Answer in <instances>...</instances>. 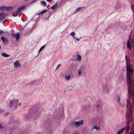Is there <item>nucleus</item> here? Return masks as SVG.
<instances>
[{
    "label": "nucleus",
    "mask_w": 134,
    "mask_h": 134,
    "mask_svg": "<svg viewBox=\"0 0 134 134\" xmlns=\"http://www.w3.org/2000/svg\"><path fill=\"white\" fill-rule=\"evenodd\" d=\"M99 107V104H97V107L98 108Z\"/></svg>",
    "instance_id": "c03bdc74"
},
{
    "label": "nucleus",
    "mask_w": 134,
    "mask_h": 134,
    "mask_svg": "<svg viewBox=\"0 0 134 134\" xmlns=\"http://www.w3.org/2000/svg\"><path fill=\"white\" fill-rule=\"evenodd\" d=\"M129 130H126V132H129Z\"/></svg>",
    "instance_id": "49530a36"
},
{
    "label": "nucleus",
    "mask_w": 134,
    "mask_h": 134,
    "mask_svg": "<svg viewBox=\"0 0 134 134\" xmlns=\"http://www.w3.org/2000/svg\"><path fill=\"white\" fill-rule=\"evenodd\" d=\"M4 32L3 31H2L1 32H0V35H1V34L3 33Z\"/></svg>",
    "instance_id": "37998d69"
},
{
    "label": "nucleus",
    "mask_w": 134,
    "mask_h": 134,
    "mask_svg": "<svg viewBox=\"0 0 134 134\" xmlns=\"http://www.w3.org/2000/svg\"><path fill=\"white\" fill-rule=\"evenodd\" d=\"M9 114V113H7L5 114V116H7V115H8V114Z\"/></svg>",
    "instance_id": "58836bf2"
},
{
    "label": "nucleus",
    "mask_w": 134,
    "mask_h": 134,
    "mask_svg": "<svg viewBox=\"0 0 134 134\" xmlns=\"http://www.w3.org/2000/svg\"><path fill=\"white\" fill-rule=\"evenodd\" d=\"M58 3H57L54 5H53L52 6L51 8V9H52L53 10H54L56 8H58Z\"/></svg>",
    "instance_id": "ddd939ff"
},
{
    "label": "nucleus",
    "mask_w": 134,
    "mask_h": 134,
    "mask_svg": "<svg viewBox=\"0 0 134 134\" xmlns=\"http://www.w3.org/2000/svg\"><path fill=\"white\" fill-rule=\"evenodd\" d=\"M116 4H120L119 1H118L116 3Z\"/></svg>",
    "instance_id": "ea45409f"
},
{
    "label": "nucleus",
    "mask_w": 134,
    "mask_h": 134,
    "mask_svg": "<svg viewBox=\"0 0 134 134\" xmlns=\"http://www.w3.org/2000/svg\"><path fill=\"white\" fill-rule=\"evenodd\" d=\"M83 123V120L78 121H74L71 124V125H75L76 127H79L80 125H82Z\"/></svg>",
    "instance_id": "423d86ee"
},
{
    "label": "nucleus",
    "mask_w": 134,
    "mask_h": 134,
    "mask_svg": "<svg viewBox=\"0 0 134 134\" xmlns=\"http://www.w3.org/2000/svg\"><path fill=\"white\" fill-rule=\"evenodd\" d=\"M2 56L5 57H8L10 56V55L7 54L5 53H2Z\"/></svg>",
    "instance_id": "aec40b11"
},
{
    "label": "nucleus",
    "mask_w": 134,
    "mask_h": 134,
    "mask_svg": "<svg viewBox=\"0 0 134 134\" xmlns=\"http://www.w3.org/2000/svg\"><path fill=\"white\" fill-rule=\"evenodd\" d=\"M83 8L82 7H79L76 10L75 12H76L77 11H78L80 10L82 8Z\"/></svg>",
    "instance_id": "c85d7f7f"
},
{
    "label": "nucleus",
    "mask_w": 134,
    "mask_h": 134,
    "mask_svg": "<svg viewBox=\"0 0 134 134\" xmlns=\"http://www.w3.org/2000/svg\"><path fill=\"white\" fill-rule=\"evenodd\" d=\"M131 36H130V34L129 36V39L130 40V38H131Z\"/></svg>",
    "instance_id": "a18cd8bd"
},
{
    "label": "nucleus",
    "mask_w": 134,
    "mask_h": 134,
    "mask_svg": "<svg viewBox=\"0 0 134 134\" xmlns=\"http://www.w3.org/2000/svg\"><path fill=\"white\" fill-rule=\"evenodd\" d=\"M5 18L4 16H3L0 18V22L2 21L5 19Z\"/></svg>",
    "instance_id": "bb28decb"
},
{
    "label": "nucleus",
    "mask_w": 134,
    "mask_h": 134,
    "mask_svg": "<svg viewBox=\"0 0 134 134\" xmlns=\"http://www.w3.org/2000/svg\"><path fill=\"white\" fill-rule=\"evenodd\" d=\"M61 65L60 64H59L57 66V67L55 69V70H56L57 69H58V68L59 66H60V65Z\"/></svg>",
    "instance_id": "e433bc0d"
},
{
    "label": "nucleus",
    "mask_w": 134,
    "mask_h": 134,
    "mask_svg": "<svg viewBox=\"0 0 134 134\" xmlns=\"http://www.w3.org/2000/svg\"><path fill=\"white\" fill-rule=\"evenodd\" d=\"M0 113H1V112H0Z\"/></svg>",
    "instance_id": "864d4df0"
},
{
    "label": "nucleus",
    "mask_w": 134,
    "mask_h": 134,
    "mask_svg": "<svg viewBox=\"0 0 134 134\" xmlns=\"http://www.w3.org/2000/svg\"><path fill=\"white\" fill-rule=\"evenodd\" d=\"M133 40H132V42L130 40H128L127 42V47L130 50H131L132 49V46L131 44L132 43Z\"/></svg>",
    "instance_id": "6e6552de"
},
{
    "label": "nucleus",
    "mask_w": 134,
    "mask_h": 134,
    "mask_svg": "<svg viewBox=\"0 0 134 134\" xmlns=\"http://www.w3.org/2000/svg\"><path fill=\"white\" fill-rule=\"evenodd\" d=\"M14 66L15 68H18L21 66V65L20 64L19 61L18 60L14 62Z\"/></svg>",
    "instance_id": "9b49d317"
},
{
    "label": "nucleus",
    "mask_w": 134,
    "mask_h": 134,
    "mask_svg": "<svg viewBox=\"0 0 134 134\" xmlns=\"http://www.w3.org/2000/svg\"><path fill=\"white\" fill-rule=\"evenodd\" d=\"M36 82V81L35 80H34L33 81H32L30 83L28 84V85H30V84H34L35 82Z\"/></svg>",
    "instance_id": "2f4dec72"
},
{
    "label": "nucleus",
    "mask_w": 134,
    "mask_h": 134,
    "mask_svg": "<svg viewBox=\"0 0 134 134\" xmlns=\"http://www.w3.org/2000/svg\"><path fill=\"white\" fill-rule=\"evenodd\" d=\"M40 112V111H38L36 107H33L30 109L28 111V114L26 118L27 119H28L34 116H36Z\"/></svg>",
    "instance_id": "7ed1b4c3"
},
{
    "label": "nucleus",
    "mask_w": 134,
    "mask_h": 134,
    "mask_svg": "<svg viewBox=\"0 0 134 134\" xmlns=\"http://www.w3.org/2000/svg\"><path fill=\"white\" fill-rule=\"evenodd\" d=\"M81 72L82 71H81V70H79L78 71V74L79 75H80L81 74Z\"/></svg>",
    "instance_id": "72a5a7b5"
},
{
    "label": "nucleus",
    "mask_w": 134,
    "mask_h": 134,
    "mask_svg": "<svg viewBox=\"0 0 134 134\" xmlns=\"http://www.w3.org/2000/svg\"><path fill=\"white\" fill-rule=\"evenodd\" d=\"M133 101V105L130 103V99H127V105L126 107V119L127 120L126 122L127 124L129 125L130 123V121L132 122V119L133 115L134 112V100Z\"/></svg>",
    "instance_id": "f03ea898"
},
{
    "label": "nucleus",
    "mask_w": 134,
    "mask_h": 134,
    "mask_svg": "<svg viewBox=\"0 0 134 134\" xmlns=\"http://www.w3.org/2000/svg\"><path fill=\"white\" fill-rule=\"evenodd\" d=\"M131 4H132V5H133V3H132V2H131Z\"/></svg>",
    "instance_id": "09e8293b"
},
{
    "label": "nucleus",
    "mask_w": 134,
    "mask_h": 134,
    "mask_svg": "<svg viewBox=\"0 0 134 134\" xmlns=\"http://www.w3.org/2000/svg\"><path fill=\"white\" fill-rule=\"evenodd\" d=\"M52 0H46L48 2H51Z\"/></svg>",
    "instance_id": "a19ab883"
},
{
    "label": "nucleus",
    "mask_w": 134,
    "mask_h": 134,
    "mask_svg": "<svg viewBox=\"0 0 134 134\" xmlns=\"http://www.w3.org/2000/svg\"><path fill=\"white\" fill-rule=\"evenodd\" d=\"M24 1H28V0H24Z\"/></svg>",
    "instance_id": "3c124183"
},
{
    "label": "nucleus",
    "mask_w": 134,
    "mask_h": 134,
    "mask_svg": "<svg viewBox=\"0 0 134 134\" xmlns=\"http://www.w3.org/2000/svg\"><path fill=\"white\" fill-rule=\"evenodd\" d=\"M126 128L127 130H129L130 128V127L128 126H126Z\"/></svg>",
    "instance_id": "7c9ffc66"
},
{
    "label": "nucleus",
    "mask_w": 134,
    "mask_h": 134,
    "mask_svg": "<svg viewBox=\"0 0 134 134\" xmlns=\"http://www.w3.org/2000/svg\"><path fill=\"white\" fill-rule=\"evenodd\" d=\"M125 59H126V61L127 62L126 63H128H128H129L130 62V61L129 60V58H127L126 56H125Z\"/></svg>",
    "instance_id": "c756f323"
},
{
    "label": "nucleus",
    "mask_w": 134,
    "mask_h": 134,
    "mask_svg": "<svg viewBox=\"0 0 134 134\" xmlns=\"http://www.w3.org/2000/svg\"><path fill=\"white\" fill-rule=\"evenodd\" d=\"M62 117H63V115H62L60 116V118H59V120H62Z\"/></svg>",
    "instance_id": "c9c22d12"
},
{
    "label": "nucleus",
    "mask_w": 134,
    "mask_h": 134,
    "mask_svg": "<svg viewBox=\"0 0 134 134\" xmlns=\"http://www.w3.org/2000/svg\"><path fill=\"white\" fill-rule=\"evenodd\" d=\"M41 3L42 4H43L45 6H46V4L45 1H41Z\"/></svg>",
    "instance_id": "cd10ccee"
},
{
    "label": "nucleus",
    "mask_w": 134,
    "mask_h": 134,
    "mask_svg": "<svg viewBox=\"0 0 134 134\" xmlns=\"http://www.w3.org/2000/svg\"><path fill=\"white\" fill-rule=\"evenodd\" d=\"M70 35H72L74 38L75 39V38H76V37L75 36V33L74 32H71L70 33Z\"/></svg>",
    "instance_id": "393cba45"
},
{
    "label": "nucleus",
    "mask_w": 134,
    "mask_h": 134,
    "mask_svg": "<svg viewBox=\"0 0 134 134\" xmlns=\"http://www.w3.org/2000/svg\"><path fill=\"white\" fill-rule=\"evenodd\" d=\"M37 0H34L31 2V3H33L36 1Z\"/></svg>",
    "instance_id": "4c0bfd02"
},
{
    "label": "nucleus",
    "mask_w": 134,
    "mask_h": 134,
    "mask_svg": "<svg viewBox=\"0 0 134 134\" xmlns=\"http://www.w3.org/2000/svg\"><path fill=\"white\" fill-rule=\"evenodd\" d=\"M121 97V95L120 94H119L117 95V96L116 98V99L117 100L118 102L119 103L120 105V100Z\"/></svg>",
    "instance_id": "4468645a"
},
{
    "label": "nucleus",
    "mask_w": 134,
    "mask_h": 134,
    "mask_svg": "<svg viewBox=\"0 0 134 134\" xmlns=\"http://www.w3.org/2000/svg\"><path fill=\"white\" fill-rule=\"evenodd\" d=\"M71 76L70 75H69L68 76L66 75L65 76V78L67 80H69Z\"/></svg>",
    "instance_id": "5701e85b"
},
{
    "label": "nucleus",
    "mask_w": 134,
    "mask_h": 134,
    "mask_svg": "<svg viewBox=\"0 0 134 134\" xmlns=\"http://www.w3.org/2000/svg\"><path fill=\"white\" fill-rule=\"evenodd\" d=\"M94 129H95L96 130H100L101 129L100 128L99 126L97 127V125H95L93 126L92 129V130H93Z\"/></svg>",
    "instance_id": "dca6fc26"
},
{
    "label": "nucleus",
    "mask_w": 134,
    "mask_h": 134,
    "mask_svg": "<svg viewBox=\"0 0 134 134\" xmlns=\"http://www.w3.org/2000/svg\"><path fill=\"white\" fill-rule=\"evenodd\" d=\"M46 46V45H45L42 46L40 49L38 51V54L42 51L44 49V48Z\"/></svg>",
    "instance_id": "4be33fe9"
},
{
    "label": "nucleus",
    "mask_w": 134,
    "mask_h": 134,
    "mask_svg": "<svg viewBox=\"0 0 134 134\" xmlns=\"http://www.w3.org/2000/svg\"><path fill=\"white\" fill-rule=\"evenodd\" d=\"M1 38L3 41L4 44H7L8 43V40L7 38H5V37H4L3 36L1 37Z\"/></svg>",
    "instance_id": "1a4fd4ad"
},
{
    "label": "nucleus",
    "mask_w": 134,
    "mask_h": 134,
    "mask_svg": "<svg viewBox=\"0 0 134 134\" xmlns=\"http://www.w3.org/2000/svg\"><path fill=\"white\" fill-rule=\"evenodd\" d=\"M48 9H44L43 10H42V11H41L40 12V13H39L38 14V15H39L40 14H43L44 13H46V12H47L48 11Z\"/></svg>",
    "instance_id": "412c9836"
},
{
    "label": "nucleus",
    "mask_w": 134,
    "mask_h": 134,
    "mask_svg": "<svg viewBox=\"0 0 134 134\" xmlns=\"http://www.w3.org/2000/svg\"><path fill=\"white\" fill-rule=\"evenodd\" d=\"M52 126V124L50 121H46L44 125V127L45 128L47 129H49L51 128Z\"/></svg>",
    "instance_id": "0eeeda50"
},
{
    "label": "nucleus",
    "mask_w": 134,
    "mask_h": 134,
    "mask_svg": "<svg viewBox=\"0 0 134 134\" xmlns=\"http://www.w3.org/2000/svg\"><path fill=\"white\" fill-rule=\"evenodd\" d=\"M8 14H6L5 15H4V16H7L8 15Z\"/></svg>",
    "instance_id": "de8ad7c7"
},
{
    "label": "nucleus",
    "mask_w": 134,
    "mask_h": 134,
    "mask_svg": "<svg viewBox=\"0 0 134 134\" xmlns=\"http://www.w3.org/2000/svg\"><path fill=\"white\" fill-rule=\"evenodd\" d=\"M19 105L20 106H21V103H20L19 104Z\"/></svg>",
    "instance_id": "8fccbe9b"
},
{
    "label": "nucleus",
    "mask_w": 134,
    "mask_h": 134,
    "mask_svg": "<svg viewBox=\"0 0 134 134\" xmlns=\"http://www.w3.org/2000/svg\"><path fill=\"white\" fill-rule=\"evenodd\" d=\"M14 7L13 6L6 7V10H11L13 9Z\"/></svg>",
    "instance_id": "f3484780"
},
{
    "label": "nucleus",
    "mask_w": 134,
    "mask_h": 134,
    "mask_svg": "<svg viewBox=\"0 0 134 134\" xmlns=\"http://www.w3.org/2000/svg\"><path fill=\"white\" fill-rule=\"evenodd\" d=\"M103 90L104 91L107 92L108 88L107 86V85L105 84L103 86Z\"/></svg>",
    "instance_id": "a211bd4d"
},
{
    "label": "nucleus",
    "mask_w": 134,
    "mask_h": 134,
    "mask_svg": "<svg viewBox=\"0 0 134 134\" xmlns=\"http://www.w3.org/2000/svg\"><path fill=\"white\" fill-rule=\"evenodd\" d=\"M4 10H6V7H5V6L0 7V10L3 11Z\"/></svg>",
    "instance_id": "b1692460"
},
{
    "label": "nucleus",
    "mask_w": 134,
    "mask_h": 134,
    "mask_svg": "<svg viewBox=\"0 0 134 134\" xmlns=\"http://www.w3.org/2000/svg\"><path fill=\"white\" fill-rule=\"evenodd\" d=\"M5 14L4 12H1L0 13V17L4 15Z\"/></svg>",
    "instance_id": "473e14b6"
},
{
    "label": "nucleus",
    "mask_w": 134,
    "mask_h": 134,
    "mask_svg": "<svg viewBox=\"0 0 134 134\" xmlns=\"http://www.w3.org/2000/svg\"><path fill=\"white\" fill-rule=\"evenodd\" d=\"M2 125L1 124H0V129L1 128H2Z\"/></svg>",
    "instance_id": "79ce46f5"
},
{
    "label": "nucleus",
    "mask_w": 134,
    "mask_h": 134,
    "mask_svg": "<svg viewBox=\"0 0 134 134\" xmlns=\"http://www.w3.org/2000/svg\"><path fill=\"white\" fill-rule=\"evenodd\" d=\"M82 38V37H81L80 38V39L81 38ZM75 39H76L77 41H79L80 40V39H79V38H76H76H75Z\"/></svg>",
    "instance_id": "f704fd0d"
},
{
    "label": "nucleus",
    "mask_w": 134,
    "mask_h": 134,
    "mask_svg": "<svg viewBox=\"0 0 134 134\" xmlns=\"http://www.w3.org/2000/svg\"><path fill=\"white\" fill-rule=\"evenodd\" d=\"M126 71L129 97L131 99L130 96H132L133 99L134 98V75L133 74L134 70L132 68L131 65L128 64L127 63H126Z\"/></svg>",
    "instance_id": "f257e3e1"
},
{
    "label": "nucleus",
    "mask_w": 134,
    "mask_h": 134,
    "mask_svg": "<svg viewBox=\"0 0 134 134\" xmlns=\"http://www.w3.org/2000/svg\"><path fill=\"white\" fill-rule=\"evenodd\" d=\"M26 8L25 5H24L23 6H21L19 8H18V10L14 12L13 14L12 15L13 16H15V15H17L19 13H20L21 12V10L24 9H25Z\"/></svg>",
    "instance_id": "39448f33"
},
{
    "label": "nucleus",
    "mask_w": 134,
    "mask_h": 134,
    "mask_svg": "<svg viewBox=\"0 0 134 134\" xmlns=\"http://www.w3.org/2000/svg\"><path fill=\"white\" fill-rule=\"evenodd\" d=\"M75 134H78V133H75Z\"/></svg>",
    "instance_id": "603ef678"
},
{
    "label": "nucleus",
    "mask_w": 134,
    "mask_h": 134,
    "mask_svg": "<svg viewBox=\"0 0 134 134\" xmlns=\"http://www.w3.org/2000/svg\"><path fill=\"white\" fill-rule=\"evenodd\" d=\"M18 102L19 100H18L13 99L10 102L9 106L10 107H12L13 106L14 109H15L18 106Z\"/></svg>",
    "instance_id": "20e7f679"
},
{
    "label": "nucleus",
    "mask_w": 134,
    "mask_h": 134,
    "mask_svg": "<svg viewBox=\"0 0 134 134\" xmlns=\"http://www.w3.org/2000/svg\"><path fill=\"white\" fill-rule=\"evenodd\" d=\"M131 127V131L130 134H134V122H132Z\"/></svg>",
    "instance_id": "f8f14e48"
},
{
    "label": "nucleus",
    "mask_w": 134,
    "mask_h": 134,
    "mask_svg": "<svg viewBox=\"0 0 134 134\" xmlns=\"http://www.w3.org/2000/svg\"><path fill=\"white\" fill-rule=\"evenodd\" d=\"M12 36L13 37L15 38L17 41H18L20 37V34L19 33L15 34H12Z\"/></svg>",
    "instance_id": "9d476101"
},
{
    "label": "nucleus",
    "mask_w": 134,
    "mask_h": 134,
    "mask_svg": "<svg viewBox=\"0 0 134 134\" xmlns=\"http://www.w3.org/2000/svg\"><path fill=\"white\" fill-rule=\"evenodd\" d=\"M80 70H81L82 73H83L84 74L85 73V71L86 70V68L83 66H81Z\"/></svg>",
    "instance_id": "2eb2a0df"
},
{
    "label": "nucleus",
    "mask_w": 134,
    "mask_h": 134,
    "mask_svg": "<svg viewBox=\"0 0 134 134\" xmlns=\"http://www.w3.org/2000/svg\"><path fill=\"white\" fill-rule=\"evenodd\" d=\"M125 129V127H123L121 130L118 131L117 133V134H121Z\"/></svg>",
    "instance_id": "6ab92c4d"
},
{
    "label": "nucleus",
    "mask_w": 134,
    "mask_h": 134,
    "mask_svg": "<svg viewBox=\"0 0 134 134\" xmlns=\"http://www.w3.org/2000/svg\"><path fill=\"white\" fill-rule=\"evenodd\" d=\"M81 59V57L79 54L77 55V58L76 59L77 60H80Z\"/></svg>",
    "instance_id": "a878e982"
}]
</instances>
